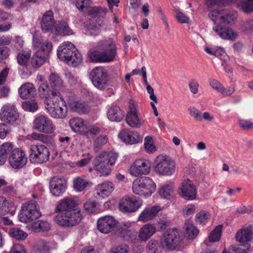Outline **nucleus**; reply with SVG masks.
<instances>
[{"label": "nucleus", "instance_id": "obj_1", "mask_svg": "<svg viewBox=\"0 0 253 253\" xmlns=\"http://www.w3.org/2000/svg\"><path fill=\"white\" fill-rule=\"evenodd\" d=\"M77 201L72 197L64 198L57 204L55 212L57 213L54 221L58 225L70 227L79 224L83 218L81 211L75 209Z\"/></svg>", "mask_w": 253, "mask_h": 253}, {"label": "nucleus", "instance_id": "obj_2", "mask_svg": "<svg viewBox=\"0 0 253 253\" xmlns=\"http://www.w3.org/2000/svg\"><path fill=\"white\" fill-rule=\"evenodd\" d=\"M97 50L89 51L88 57L94 62H109L113 61L116 55L117 47L112 39L100 41L96 47Z\"/></svg>", "mask_w": 253, "mask_h": 253}, {"label": "nucleus", "instance_id": "obj_3", "mask_svg": "<svg viewBox=\"0 0 253 253\" xmlns=\"http://www.w3.org/2000/svg\"><path fill=\"white\" fill-rule=\"evenodd\" d=\"M237 12L229 9L213 10L209 16L213 22L214 32H230V25L237 18Z\"/></svg>", "mask_w": 253, "mask_h": 253}, {"label": "nucleus", "instance_id": "obj_4", "mask_svg": "<svg viewBox=\"0 0 253 253\" xmlns=\"http://www.w3.org/2000/svg\"><path fill=\"white\" fill-rule=\"evenodd\" d=\"M63 95L60 92L51 91L50 98L44 101L45 108L51 117L62 119L66 116L67 108Z\"/></svg>", "mask_w": 253, "mask_h": 253}, {"label": "nucleus", "instance_id": "obj_5", "mask_svg": "<svg viewBox=\"0 0 253 253\" xmlns=\"http://www.w3.org/2000/svg\"><path fill=\"white\" fill-rule=\"evenodd\" d=\"M57 55L61 61L73 67L78 66L83 61L81 54L70 42H64L58 47Z\"/></svg>", "mask_w": 253, "mask_h": 253}, {"label": "nucleus", "instance_id": "obj_6", "mask_svg": "<svg viewBox=\"0 0 253 253\" xmlns=\"http://www.w3.org/2000/svg\"><path fill=\"white\" fill-rule=\"evenodd\" d=\"M118 157L117 153L112 151L100 153L93 160V165L95 169L103 175H108Z\"/></svg>", "mask_w": 253, "mask_h": 253}, {"label": "nucleus", "instance_id": "obj_7", "mask_svg": "<svg viewBox=\"0 0 253 253\" xmlns=\"http://www.w3.org/2000/svg\"><path fill=\"white\" fill-rule=\"evenodd\" d=\"M154 170L160 176H170L175 172V164L170 157L165 155H159L153 163Z\"/></svg>", "mask_w": 253, "mask_h": 253}, {"label": "nucleus", "instance_id": "obj_8", "mask_svg": "<svg viewBox=\"0 0 253 253\" xmlns=\"http://www.w3.org/2000/svg\"><path fill=\"white\" fill-rule=\"evenodd\" d=\"M156 185L149 177L135 179L132 186L133 192L141 196H150L155 191Z\"/></svg>", "mask_w": 253, "mask_h": 253}, {"label": "nucleus", "instance_id": "obj_9", "mask_svg": "<svg viewBox=\"0 0 253 253\" xmlns=\"http://www.w3.org/2000/svg\"><path fill=\"white\" fill-rule=\"evenodd\" d=\"M89 79L93 85L98 89L104 90L109 88L107 70L102 66H97L91 70Z\"/></svg>", "mask_w": 253, "mask_h": 253}, {"label": "nucleus", "instance_id": "obj_10", "mask_svg": "<svg viewBox=\"0 0 253 253\" xmlns=\"http://www.w3.org/2000/svg\"><path fill=\"white\" fill-rule=\"evenodd\" d=\"M40 216L41 213L36 202L31 201L22 204L18 217L21 222L28 223L36 220Z\"/></svg>", "mask_w": 253, "mask_h": 253}, {"label": "nucleus", "instance_id": "obj_11", "mask_svg": "<svg viewBox=\"0 0 253 253\" xmlns=\"http://www.w3.org/2000/svg\"><path fill=\"white\" fill-rule=\"evenodd\" d=\"M50 155L48 149L44 145H32L29 159L31 162L42 164L46 162Z\"/></svg>", "mask_w": 253, "mask_h": 253}, {"label": "nucleus", "instance_id": "obj_12", "mask_svg": "<svg viewBox=\"0 0 253 253\" xmlns=\"http://www.w3.org/2000/svg\"><path fill=\"white\" fill-rule=\"evenodd\" d=\"M182 237L176 229L169 230L166 232L161 239V244L164 248L173 250L180 244Z\"/></svg>", "mask_w": 253, "mask_h": 253}, {"label": "nucleus", "instance_id": "obj_13", "mask_svg": "<svg viewBox=\"0 0 253 253\" xmlns=\"http://www.w3.org/2000/svg\"><path fill=\"white\" fill-rule=\"evenodd\" d=\"M52 48L51 42H46L33 55L31 64L34 68L42 66L46 61Z\"/></svg>", "mask_w": 253, "mask_h": 253}, {"label": "nucleus", "instance_id": "obj_14", "mask_svg": "<svg viewBox=\"0 0 253 253\" xmlns=\"http://www.w3.org/2000/svg\"><path fill=\"white\" fill-rule=\"evenodd\" d=\"M33 127L39 132L44 134H52L56 129L51 120L43 115H39L35 118Z\"/></svg>", "mask_w": 253, "mask_h": 253}, {"label": "nucleus", "instance_id": "obj_15", "mask_svg": "<svg viewBox=\"0 0 253 253\" xmlns=\"http://www.w3.org/2000/svg\"><path fill=\"white\" fill-rule=\"evenodd\" d=\"M229 2H236L238 6L244 12H253V0H206L205 4L209 8L215 5L224 4Z\"/></svg>", "mask_w": 253, "mask_h": 253}, {"label": "nucleus", "instance_id": "obj_16", "mask_svg": "<svg viewBox=\"0 0 253 253\" xmlns=\"http://www.w3.org/2000/svg\"><path fill=\"white\" fill-rule=\"evenodd\" d=\"M178 193L186 200H195L197 196L196 186L191 180L184 179L179 186Z\"/></svg>", "mask_w": 253, "mask_h": 253}, {"label": "nucleus", "instance_id": "obj_17", "mask_svg": "<svg viewBox=\"0 0 253 253\" xmlns=\"http://www.w3.org/2000/svg\"><path fill=\"white\" fill-rule=\"evenodd\" d=\"M151 164L146 159H137L130 166L129 171L130 174L135 177L142 175H146L150 173Z\"/></svg>", "mask_w": 253, "mask_h": 253}, {"label": "nucleus", "instance_id": "obj_18", "mask_svg": "<svg viewBox=\"0 0 253 253\" xmlns=\"http://www.w3.org/2000/svg\"><path fill=\"white\" fill-rule=\"evenodd\" d=\"M9 153L8 161L13 168L20 169L26 164L27 159L23 150L20 148H13Z\"/></svg>", "mask_w": 253, "mask_h": 253}, {"label": "nucleus", "instance_id": "obj_19", "mask_svg": "<svg viewBox=\"0 0 253 253\" xmlns=\"http://www.w3.org/2000/svg\"><path fill=\"white\" fill-rule=\"evenodd\" d=\"M142 204L141 201L125 196L120 200L119 207L123 212L131 213L137 211L141 207Z\"/></svg>", "mask_w": 253, "mask_h": 253}, {"label": "nucleus", "instance_id": "obj_20", "mask_svg": "<svg viewBox=\"0 0 253 253\" xmlns=\"http://www.w3.org/2000/svg\"><path fill=\"white\" fill-rule=\"evenodd\" d=\"M67 188V181L63 177H53L49 181V190L52 195L60 196Z\"/></svg>", "mask_w": 253, "mask_h": 253}, {"label": "nucleus", "instance_id": "obj_21", "mask_svg": "<svg viewBox=\"0 0 253 253\" xmlns=\"http://www.w3.org/2000/svg\"><path fill=\"white\" fill-rule=\"evenodd\" d=\"M18 118L17 113L13 105H4L0 112V120L9 125H13Z\"/></svg>", "mask_w": 253, "mask_h": 253}, {"label": "nucleus", "instance_id": "obj_22", "mask_svg": "<svg viewBox=\"0 0 253 253\" xmlns=\"http://www.w3.org/2000/svg\"><path fill=\"white\" fill-rule=\"evenodd\" d=\"M117 221L114 217L106 215L99 218L97 220V227L98 230L104 234H107L114 230L117 226Z\"/></svg>", "mask_w": 253, "mask_h": 253}, {"label": "nucleus", "instance_id": "obj_23", "mask_svg": "<svg viewBox=\"0 0 253 253\" xmlns=\"http://www.w3.org/2000/svg\"><path fill=\"white\" fill-rule=\"evenodd\" d=\"M161 210L159 206H154L145 208L138 217L137 221L145 223L153 219Z\"/></svg>", "mask_w": 253, "mask_h": 253}, {"label": "nucleus", "instance_id": "obj_24", "mask_svg": "<svg viewBox=\"0 0 253 253\" xmlns=\"http://www.w3.org/2000/svg\"><path fill=\"white\" fill-rule=\"evenodd\" d=\"M49 81L53 89L52 91L60 92L62 95H68V91L64 85L63 82L57 74L51 73L49 76Z\"/></svg>", "mask_w": 253, "mask_h": 253}, {"label": "nucleus", "instance_id": "obj_25", "mask_svg": "<svg viewBox=\"0 0 253 253\" xmlns=\"http://www.w3.org/2000/svg\"><path fill=\"white\" fill-rule=\"evenodd\" d=\"M253 238V226L249 225L238 231L235 235L236 241L241 243H248Z\"/></svg>", "mask_w": 253, "mask_h": 253}, {"label": "nucleus", "instance_id": "obj_26", "mask_svg": "<svg viewBox=\"0 0 253 253\" xmlns=\"http://www.w3.org/2000/svg\"><path fill=\"white\" fill-rule=\"evenodd\" d=\"M156 228L154 224L147 223L139 230L138 237L140 241L146 242L156 232Z\"/></svg>", "mask_w": 253, "mask_h": 253}, {"label": "nucleus", "instance_id": "obj_27", "mask_svg": "<svg viewBox=\"0 0 253 253\" xmlns=\"http://www.w3.org/2000/svg\"><path fill=\"white\" fill-rule=\"evenodd\" d=\"M119 137L124 142L129 144H135L139 142L142 137L136 131L123 130L119 134Z\"/></svg>", "mask_w": 253, "mask_h": 253}, {"label": "nucleus", "instance_id": "obj_28", "mask_svg": "<svg viewBox=\"0 0 253 253\" xmlns=\"http://www.w3.org/2000/svg\"><path fill=\"white\" fill-rule=\"evenodd\" d=\"M126 122L131 127H140L143 123L138 117V112L134 107H130V111L127 113L126 118Z\"/></svg>", "mask_w": 253, "mask_h": 253}, {"label": "nucleus", "instance_id": "obj_29", "mask_svg": "<svg viewBox=\"0 0 253 253\" xmlns=\"http://www.w3.org/2000/svg\"><path fill=\"white\" fill-rule=\"evenodd\" d=\"M55 24L53 13L52 10H48L42 15L41 27L42 30L46 32L52 31Z\"/></svg>", "mask_w": 253, "mask_h": 253}, {"label": "nucleus", "instance_id": "obj_30", "mask_svg": "<svg viewBox=\"0 0 253 253\" xmlns=\"http://www.w3.org/2000/svg\"><path fill=\"white\" fill-rule=\"evenodd\" d=\"M114 190V185L113 183L107 181L97 186L95 190V194L104 198L108 197Z\"/></svg>", "mask_w": 253, "mask_h": 253}, {"label": "nucleus", "instance_id": "obj_31", "mask_svg": "<svg viewBox=\"0 0 253 253\" xmlns=\"http://www.w3.org/2000/svg\"><path fill=\"white\" fill-rule=\"evenodd\" d=\"M36 88L32 83L23 84L18 89V93L22 99H28L36 94Z\"/></svg>", "mask_w": 253, "mask_h": 253}, {"label": "nucleus", "instance_id": "obj_32", "mask_svg": "<svg viewBox=\"0 0 253 253\" xmlns=\"http://www.w3.org/2000/svg\"><path fill=\"white\" fill-rule=\"evenodd\" d=\"M71 109L79 114H85L89 112L90 106L85 102L81 101H72L69 103Z\"/></svg>", "mask_w": 253, "mask_h": 253}, {"label": "nucleus", "instance_id": "obj_33", "mask_svg": "<svg viewBox=\"0 0 253 253\" xmlns=\"http://www.w3.org/2000/svg\"><path fill=\"white\" fill-rule=\"evenodd\" d=\"M124 117V112L119 107L112 106L108 110L107 117L112 122H120Z\"/></svg>", "mask_w": 253, "mask_h": 253}, {"label": "nucleus", "instance_id": "obj_34", "mask_svg": "<svg viewBox=\"0 0 253 253\" xmlns=\"http://www.w3.org/2000/svg\"><path fill=\"white\" fill-rule=\"evenodd\" d=\"M13 147L11 143L6 142L2 144L0 147V165H3L7 159V154L10 152Z\"/></svg>", "mask_w": 253, "mask_h": 253}, {"label": "nucleus", "instance_id": "obj_35", "mask_svg": "<svg viewBox=\"0 0 253 253\" xmlns=\"http://www.w3.org/2000/svg\"><path fill=\"white\" fill-rule=\"evenodd\" d=\"M8 233L11 237L19 241H23L28 237V234L26 232L18 227L10 228Z\"/></svg>", "mask_w": 253, "mask_h": 253}, {"label": "nucleus", "instance_id": "obj_36", "mask_svg": "<svg viewBox=\"0 0 253 253\" xmlns=\"http://www.w3.org/2000/svg\"><path fill=\"white\" fill-rule=\"evenodd\" d=\"M174 184L173 182H169L164 184L159 190L160 195L164 198L169 199L173 193Z\"/></svg>", "mask_w": 253, "mask_h": 253}, {"label": "nucleus", "instance_id": "obj_37", "mask_svg": "<svg viewBox=\"0 0 253 253\" xmlns=\"http://www.w3.org/2000/svg\"><path fill=\"white\" fill-rule=\"evenodd\" d=\"M131 223L130 222H125L117 225L116 232L122 238L125 239L130 233V228Z\"/></svg>", "mask_w": 253, "mask_h": 253}, {"label": "nucleus", "instance_id": "obj_38", "mask_svg": "<svg viewBox=\"0 0 253 253\" xmlns=\"http://www.w3.org/2000/svg\"><path fill=\"white\" fill-rule=\"evenodd\" d=\"M108 137L105 134H102L96 137L93 140V149L97 152L102 148V147L106 144L108 142Z\"/></svg>", "mask_w": 253, "mask_h": 253}, {"label": "nucleus", "instance_id": "obj_39", "mask_svg": "<svg viewBox=\"0 0 253 253\" xmlns=\"http://www.w3.org/2000/svg\"><path fill=\"white\" fill-rule=\"evenodd\" d=\"M47 134L41 132H33L31 134V138L34 140L48 144L51 142L52 138L51 136Z\"/></svg>", "mask_w": 253, "mask_h": 253}, {"label": "nucleus", "instance_id": "obj_40", "mask_svg": "<svg viewBox=\"0 0 253 253\" xmlns=\"http://www.w3.org/2000/svg\"><path fill=\"white\" fill-rule=\"evenodd\" d=\"M31 56L30 52L22 51L17 56L18 63L23 67H27Z\"/></svg>", "mask_w": 253, "mask_h": 253}, {"label": "nucleus", "instance_id": "obj_41", "mask_svg": "<svg viewBox=\"0 0 253 253\" xmlns=\"http://www.w3.org/2000/svg\"><path fill=\"white\" fill-rule=\"evenodd\" d=\"M74 188L77 192L84 191L88 184V182L81 177H78L73 181Z\"/></svg>", "mask_w": 253, "mask_h": 253}, {"label": "nucleus", "instance_id": "obj_42", "mask_svg": "<svg viewBox=\"0 0 253 253\" xmlns=\"http://www.w3.org/2000/svg\"><path fill=\"white\" fill-rule=\"evenodd\" d=\"M185 228L186 234L190 239L195 238L199 233V230L189 221L186 222Z\"/></svg>", "mask_w": 253, "mask_h": 253}, {"label": "nucleus", "instance_id": "obj_43", "mask_svg": "<svg viewBox=\"0 0 253 253\" xmlns=\"http://www.w3.org/2000/svg\"><path fill=\"white\" fill-rule=\"evenodd\" d=\"M222 229V225H219L211 232L209 237V241L210 242H215L219 240L221 237V233Z\"/></svg>", "mask_w": 253, "mask_h": 253}, {"label": "nucleus", "instance_id": "obj_44", "mask_svg": "<svg viewBox=\"0 0 253 253\" xmlns=\"http://www.w3.org/2000/svg\"><path fill=\"white\" fill-rule=\"evenodd\" d=\"M70 126L74 131H79L84 126V121L82 118H74L70 120Z\"/></svg>", "mask_w": 253, "mask_h": 253}, {"label": "nucleus", "instance_id": "obj_45", "mask_svg": "<svg viewBox=\"0 0 253 253\" xmlns=\"http://www.w3.org/2000/svg\"><path fill=\"white\" fill-rule=\"evenodd\" d=\"M1 208L5 212L13 214L16 210V207L13 202L4 199L2 203Z\"/></svg>", "mask_w": 253, "mask_h": 253}, {"label": "nucleus", "instance_id": "obj_46", "mask_svg": "<svg viewBox=\"0 0 253 253\" xmlns=\"http://www.w3.org/2000/svg\"><path fill=\"white\" fill-rule=\"evenodd\" d=\"M107 12V9L105 7H93L90 11L89 13L93 17H104Z\"/></svg>", "mask_w": 253, "mask_h": 253}, {"label": "nucleus", "instance_id": "obj_47", "mask_svg": "<svg viewBox=\"0 0 253 253\" xmlns=\"http://www.w3.org/2000/svg\"><path fill=\"white\" fill-rule=\"evenodd\" d=\"M22 106L24 110L29 112H35L38 109L37 102L35 100L24 101Z\"/></svg>", "mask_w": 253, "mask_h": 253}, {"label": "nucleus", "instance_id": "obj_48", "mask_svg": "<svg viewBox=\"0 0 253 253\" xmlns=\"http://www.w3.org/2000/svg\"><path fill=\"white\" fill-rule=\"evenodd\" d=\"M48 85L46 83H43L39 88V96L41 98L44 99V101L51 97V94H48Z\"/></svg>", "mask_w": 253, "mask_h": 253}, {"label": "nucleus", "instance_id": "obj_49", "mask_svg": "<svg viewBox=\"0 0 253 253\" xmlns=\"http://www.w3.org/2000/svg\"><path fill=\"white\" fill-rule=\"evenodd\" d=\"M144 148L148 153H153L156 151L153 139L150 136H147L144 139Z\"/></svg>", "mask_w": 253, "mask_h": 253}, {"label": "nucleus", "instance_id": "obj_50", "mask_svg": "<svg viewBox=\"0 0 253 253\" xmlns=\"http://www.w3.org/2000/svg\"><path fill=\"white\" fill-rule=\"evenodd\" d=\"M251 248V245L246 243L245 245H241L238 247L232 246L231 249L236 253H248Z\"/></svg>", "mask_w": 253, "mask_h": 253}, {"label": "nucleus", "instance_id": "obj_51", "mask_svg": "<svg viewBox=\"0 0 253 253\" xmlns=\"http://www.w3.org/2000/svg\"><path fill=\"white\" fill-rule=\"evenodd\" d=\"M209 213L205 211H201L198 213L196 216V220L199 224H204L209 218Z\"/></svg>", "mask_w": 253, "mask_h": 253}, {"label": "nucleus", "instance_id": "obj_52", "mask_svg": "<svg viewBox=\"0 0 253 253\" xmlns=\"http://www.w3.org/2000/svg\"><path fill=\"white\" fill-rule=\"evenodd\" d=\"M220 38L224 40L235 41L238 37V33H217Z\"/></svg>", "mask_w": 253, "mask_h": 253}, {"label": "nucleus", "instance_id": "obj_53", "mask_svg": "<svg viewBox=\"0 0 253 253\" xmlns=\"http://www.w3.org/2000/svg\"><path fill=\"white\" fill-rule=\"evenodd\" d=\"M129 247L126 244L119 245L112 249V253H128Z\"/></svg>", "mask_w": 253, "mask_h": 253}, {"label": "nucleus", "instance_id": "obj_54", "mask_svg": "<svg viewBox=\"0 0 253 253\" xmlns=\"http://www.w3.org/2000/svg\"><path fill=\"white\" fill-rule=\"evenodd\" d=\"M188 111L190 116L196 121H201L202 120L201 112L195 107H190L188 108Z\"/></svg>", "mask_w": 253, "mask_h": 253}, {"label": "nucleus", "instance_id": "obj_55", "mask_svg": "<svg viewBox=\"0 0 253 253\" xmlns=\"http://www.w3.org/2000/svg\"><path fill=\"white\" fill-rule=\"evenodd\" d=\"M49 42L48 41H45L43 42L42 37L41 35H38L37 33H35L33 35V44L35 47H37L39 48L40 49L41 46L43 45V44L46 42Z\"/></svg>", "mask_w": 253, "mask_h": 253}, {"label": "nucleus", "instance_id": "obj_56", "mask_svg": "<svg viewBox=\"0 0 253 253\" xmlns=\"http://www.w3.org/2000/svg\"><path fill=\"white\" fill-rule=\"evenodd\" d=\"M239 126L246 130H249L253 129V122L246 120H240L239 121Z\"/></svg>", "mask_w": 253, "mask_h": 253}, {"label": "nucleus", "instance_id": "obj_57", "mask_svg": "<svg viewBox=\"0 0 253 253\" xmlns=\"http://www.w3.org/2000/svg\"><path fill=\"white\" fill-rule=\"evenodd\" d=\"M175 17L180 23H188L190 21L189 17L177 9L176 10Z\"/></svg>", "mask_w": 253, "mask_h": 253}, {"label": "nucleus", "instance_id": "obj_58", "mask_svg": "<svg viewBox=\"0 0 253 253\" xmlns=\"http://www.w3.org/2000/svg\"><path fill=\"white\" fill-rule=\"evenodd\" d=\"M169 223L167 217H163L158 220L156 225L160 230H165L169 226Z\"/></svg>", "mask_w": 253, "mask_h": 253}, {"label": "nucleus", "instance_id": "obj_59", "mask_svg": "<svg viewBox=\"0 0 253 253\" xmlns=\"http://www.w3.org/2000/svg\"><path fill=\"white\" fill-rule=\"evenodd\" d=\"M158 247V242L154 240H151L147 246V251L149 253H156Z\"/></svg>", "mask_w": 253, "mask_h": 253}, {"label": "nucleus", "instance_id": "obj_60", "mask_svg": "<svg viewBox=\"0 0 253 253\" xmlns=\"http://www.w3.org/2000/svg\"><path fill=\"white\" fill-rule=\"evenodd\" d=\"M188 86L190 91L193 94H196L198 92L199 83L195 80H191L188 84Z\"/></svg>", "mask_w": 253, "mask_h": 253}, {"label": "nucleus", "instance_id": "obj_61", "mask_svg": "<svg viewBox=\"0 0 253 253\" xmlns=\"http://www.w3.org/2000/svg\"><path fill=\"white\" fill-rule=\"evenodd\" d=\"M56 32H69L70 28L65 21H60L55 27Z\"/></svg>", "mask_w": 253, "mask_h": 253}, {"label": "nucleus", "instance_id": "obj_62", "mask_svg": "<svg viewBox=\"0 0 253 253\" xmlns=\"http://www.w3.org/2000/svg\"><path fill=\"white\" fill-rule=\"evenodd\" d=\"M84 210L88 212H92L94 211L96 207V203L91 200H88L84 204Z\"/></svg>", "mask_w": 253, "mask_h": 253}, {"label": "nucleus", "instance_id": "obj_63", "mask_svg": "<svg viewBox=\"0 0 253 253\" xmlns=\"http://www.w3.org/2000/svg\"><path fill=\"white\" fill-rule=\"evenodd\" d=\"M210 86L214 90L219 92L223 85L217 80L211 79L209 81Z\"/></svg>", "mask_w": 253, "mask_h": 253}, {"label": "nucleus", "instance_id": "obj_64", "mask_svg": "<svg viewBox=\"0 0 253 253\" xmlns=\"http://www.w3.org/2000/svg\"><path fill=\"white\" fill-rule=\"evenodd\" d=\"M38 250L40 253H48L49 248L46 243L42 241L39 243Z\"/></svg>", "mask_w": 253, "mask_h": 253}]
</instances>
